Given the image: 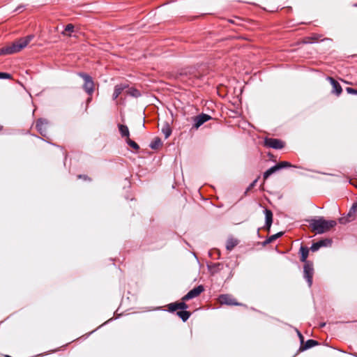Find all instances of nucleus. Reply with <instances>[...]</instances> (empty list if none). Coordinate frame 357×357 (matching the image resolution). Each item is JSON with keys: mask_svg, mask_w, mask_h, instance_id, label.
I'll list each match as a JSON object with an SVG mask.
<instances>
[{"mask_svg": "<svg viewBox=\"0 0 357 357\" xmlns=\"http://www.w3.org/2000/svg\"><path fill=\"white\" fill-rule=\"evenodd\" d=\"M33 35H29L24 38L19 39L10 46L1 48L0 56L4 54H12L14 53L19 52L22 49L26 47L28 45V44L33 40Z\"/></svg>", "mask_w": 357, "mask_h": 357, "instance_id": "f257e3e1", "label": "nucleus"}, {"mask_svg": "<svg viewBox=\"0 0 357 357\" xmlns=\"http://www.w3.org/2000/svg\"><path fill=\"white\" fill-rule=\"evenodd\" d=\"M335 220H326L323 218L312 219L310 221V226L317 234H323L329 231L336 225Z\"/></svg>", "mask_w": 357, "mask_h": 357, "instance_id": "f03ea898", "label": "nucleus"}, {"mask_svg": "<svg viewBox=\"0 0 357 357\" xmlns=\"http://www.w3.org/2000/svg\"><path fill=\"white\" fill-rule=\"evenodd\" d=\"M79 76L81 77L84 81L83 89L89 95L91 96L94 91V83L92 77L84 73H79Z\"/></svg>", "mask_w": 357, "mask_h": 357, "instance_id": "7ed1b4c3", "label": "nucleus"}, {"mask_svg": "<svg viewBox=\"0 0 357 357\" xmlns=\"http://www.w3.org/2000/svg\"><path fill=\"white\" fill-rule=\"evenodd\" d=\"M313 275V264L312 262H305L303 267V276L307 280L309 287L312 286Z\"/></svg>", "mask_w": 357, "mask_h": 357, "instance_id": "20e7f679", "label": "nucleus"}, {"mask_svg": "<svg viewBox=\"0 0 357 357\" xmlns=\"http://www.w3.org/2000/svg\"><path fill=\"white\" fill-rule=\"evenodd\" d=\"M204 291V288L203 285H199L192 290H190L187 294H185L183 298L182 301H186L190 299H192L197 296H198L201 293Z\"/></svg>", "mask_w": 357, "mask_h": 357, "instance_id": "39448f33", "label": "nucleus"}, {"mask_svg": "<svg viewBox=\"0 0 357 357\" xmlns=\"http://www.w3.org/2000/svg\"><path fill=\"white\" fill-rule=\"evenodd\" d=\"M264 144L267 147L280 149L284 147V142L280 139L274 138H266L264 140Z\"/></svg>", "mask_w": 357, "mask_h": 357, "instance_id": "423d86ee", "label": "nucleus"}, {"mask_svg": "<svg viewBox=\"0 0 357 357\" xmlns=\"http://www.w3.org/2000/svg\"><path fill=\"white\" fill-rule=\"evenodd\" d=\"M48 123V121L45 119H38L36 123V129L40 132V134L44 137L47 135Z\"/></svg>", "mask_w": 357, "mask_h": 357, "instance_id": "0eeeda50", "label": "nucleus"}, {"mask_svg": "<svg viewBox=\"0 0 357 357\" xmlns=\"http://www.w3.org/2000/svg\"><path fill=\"white\" fill-rule=\"evenodd\" d=\"M332 244V240L330 238L321 239L316 243H312L310 250L312 252H317L322 247H330Z\"/></svg>", "mask_w": 357, "mask_h": 357, "instance_id": "6e6552de", "label": "nucleus"}, {"mask_svg": "<svg viewBox=\"0 0 357 357\" xmlns=\"http://www.w3.org/2000/svg\"><path fill=\"white\" fill-rule=\"evenodd\" d=\"M211 117L206 114H202L193 118L194 125L193 127L198 129L202 124L211 119Z\"/></svg>", "mask_w": 357, "mask_h": 357, "instance_id": "1a4fd4ad", "label": "nucleus"}, {"mask_svg": "<svg viewBox=\"0 0 357 357\" xmlns=\"http://www.w3.org/2000/svg\"><path fill=\"white\" fill-rule=\"evenodd\" d=\"M219 302L222 305H239L240 304L235 301V299L229 294H222L218 298Z\"/></svg>", "mask_w": 357, "mask_h": 357, "instance_id": "9d476101", "label": "nucleus"}, {"mask_svg": "<svg viewBox=\"0 0 357 357\" xmlns=\"http://www.w3.org/2000/svg\"><path fill=\"white\" fill-rule=\"evenodd\" d=\"M328 79L330 81L331 85L333 86L332 93L336 94L337 96H340L342 91V89L339 82L331 77H328Z\"/></svg>", "mask_w": 357, "mask_h": 357, "instance_id": "9b49d317", "label": "nucleus"}, {"mask_svg": "<svg viewBox=\"0 0 357 357\" xmlns=\"http://www.w3.org/2000/svg\"><path fill=\"white\" fill-rule=\"evenodd\" d=\"M264 214H265V227L266 229L269 231L273 222V213L271 210L268 208L264 209Z\"/></svg>", "mask_w": 357, "mask_h": 357, "instance_id": "f8f14e48", "label": "nucleus"}, {"mask_svg": "<svg viewBox=\"0 0 357 357\" xmlns=\"http://www.w3.org/2000/svg\"><path fill=\"white\" fill-rule=\"evenodd\" d=\"M128 86L126 84H119L116 85L112 95L113 100H116L125 89H128Z\"/></svg>", "mask_w": 357, "mask_h": 357, "instance_id": "ddd939ff", "label": "nucleus"}, {"mask_svg": "<svg viewBox=\"0 0 357 357\" xmlns=\"http://www.w3.org/2000/svg\"><path fill=\"white\" fill-rule=\"evenodd\" d=\"M238 242L239 241L236 238H234L232 237L229 238L226 243L227 250L229 251L232 250L238 244Z\"/></svg>", "mask_w": 357, "mask_h": 357, "instance_id": "4468645a", "label": "nucleus"}, {"mask_svg": "<svg viewBox=\"0 0 357 357\" xmlns=\"http://www.w3.org/2000/svg\"><path fill=\"white\" fill-rule=\"evenodd\" d=\"M300 253H301V261L302 262H310L309 261H307V258L308 257L309 254V249L307 247L301 246L300 248Z\"/></svg>", "mask_w": 357, "mask_h": 357, "instance_id": "2eb2a0df", "label": "nucleus"}, {"mask_svg": "<svg viewBox=\"0 0 357 357\" xmlns=\"http://www.w3.org/2000/svg\"><path fill=\"white\" fill-rule=\"evenodd\" d=\"M118 127L121 137L128 139L130 135V132L128 126L122 124H119Z\"/></svg>", "mask_w": 357, "mask_h": 357, "instance_id": "dca6fc26", "label": "nucleus"}, {"mask_svg": "<svg viewBox=\"0 0 357 357\" xmlns=\"http://www.w3.org/2000/svg\"><path fill=\"white\" fill-rule=\"evenodd\" d=\"M280 170V167L277 165L271 167L264 173V178L267 179L271 175Z\"/></svg>", "mask_w": 357, "mask_h": 357, "instance_id": "f3484780", "label": "nucleus"}, {"mask_svg": "<svg viewBox=\"0 0 357 357\" xmlns=\"http://www.w3.org/2000/svg\"><path fill=\"white\" fill-rule=\"evenodd\" d=\"M161 131L162 134L165 135V139H167L172 134V129L168 123H165L163 124Z\"/></svg>", "mask_w": 357, "mask_h": 357, "instance_id": "a211bd4d", "label": "nucleus"}, {"mask_svg": "<svg viewBox=\"0 0 357 357\" xmlns=\"http://www.w3.org/2000/svg\"><path fill=\"white\" fill-rule=\"evenodd\" d=\"M318 344V342L316 341V340H308L306 341L305 344H304V346L301 347V350H306V349H310L316 345Z\"/></svg>", "mask_w": 357, "mask_h": 357, "instance_id": "6ab92c4d", "label": "nucleus"}, {"mask_svg": "<svg viewBox=\"0 0 357 357\" xmlns=\"http://www.w3.org/2000/svg\"><path fill=\"white\" fill-rule=\"evenodd\" d=\"M176 314L183 321H186L190 316V312L186 311V310H182V311H178L177 312Z\"/></svg>", "mask_w": 357, "mask_h": 357, "instance_id": "aec40b11", "label": "nucleus"}, {"mask_svg": "<svg viewBox=\"0 0 357 357\" xmlns=\"http://www.w3.org/2000/svg\"><path fill=\"white\" fill-rule=\"evenodd\" d=\"M283 235V232H278L275 234H273L272 236H271L268 238H267L264 242V245H266V244H268V243H271V242H273V241L276 240L278 238L282 236Z\"/></svg>", "mask_w": 357, "mask_h": 357, "instance_id": "412c9836", "label": "nucleus"}, {"mask_svg": "<svg viewBox=\"0 0 357 357\" xmlns=\"http://www.w3.org/2000/svg\"><path fill=\"white\" fill-rule=\"evenodd\" d=\"M126 93L128 95L133 96V97H136V98L139 97L140 96V92L137 89H134V88H128V87Z\"/></svg>", "mask_w": 357, "mask_h": 357, "instance_id": "4be33fe9", "label": "nucleus"}, {"mask_svg": "<svg viewBox=\"0 0 357 357\" xmlns=\"http://www.w3.org/2000/svg\"><path fill=\"white\" fill-rule=\"evenodd\" d=\"M162 145V142L160 138L156 137L151 143L150 144V147L152 149H157L160 146Z\"/></svg>", "mask_w": 357, "mask_h": 357, "instance_id": "5701e85b", "label": "nucleus"}, {"mask_svg": "<svg viewBox=\"0 0 357 357\" xmlns=\"http://www.w3.org/2000/svg\"><path fill=\"white\" fill-rule=\"evenodd\" d=\"M126 143L132 149H134L135 150H138L139 149V146H138V144L135 142L131 140L129 137L128 139H126Z\"/></svg>", "mask_w": 357, "mask_h": 357, "instance_id": "b1692460", "label": "nucleus"}, {"mask_svg": "<svg viewBox=\"0 0 357 357\" xmlns=\"http://www.w3.org/2000/svg\"><path fill=\"white\" fill-rule=\"evenodd\" d=\"M357 211V202H355L353 204L352 206L351 207L349 213H348V217L350 218L356 213Z\"/></svg>", "mask_w": 357, "mask_h": 357, "instance_id": "393cba45", "label": "nucleus"}, {"mask_svg": "<svg viewBox=\"0 0 357 357\" xmlns=\"http://www.w3.org/2000/svg\"><path fill=\"white\" fill-rule=\"evenodd\" d=\"M74 30V26L72 24H68L66 26L64 31L62 32L63 35L66 34V32H73Z\"/></svg>", "mask_w": 357, "mask_h": 357, "instance_id": "a878e982", "label": "nucleus"}, {"mask_svg": "<svg viewBox=\"0 0 357 357\" xmlns=\"http://www.w3.org/2000/svg\"><path fill=\"white\" fill-rule=\"evenodd\" d=\"M277 166L280 167V170L284 167H291L292 165L289 162L283 161V162H280L278 163Z\"/></svg>", "mask_w": 357, "mask_h": 357, "instance_id": "bb28decb", "label": "nucleus"}, {"mask_svg": "<svg viewBox=\"0 0 357 357\" xmlns=\"http://www.w3.org/2000/svg\"><path fill=\"white\" fill-rule=\"evenodd\" d=\"M178 309L177 303H172L168 305V310L171 312L176 311Z\"/></svg>", "mask_w": 357, "mask_h": 357, "instance_id": "cd10ccee", "label": "nucleus"}, {"mask_svg": "<svg viewBox=\"0 0 357 357\" xmlns=\"http://www.w3.org/2000/svg\"><path fill=\"white\" fill-rule=\"evenodd\" d=\"M258 178H257L255 180H254L250 185L246 189V191H245V193H247L248 191L251 190L255 186V185L257 184V181H258Z\"/></svg>", "mask_w": 357, "mask_h": 357, "instance_id": "c85d7f7f", "label": "nucleus"}, {"mask_svg": "<svg viewBox=\"0 0 357 357\" xmlns=\"http://www.w3.org/2000/svg\"><path fill=\"white\" fill-rule=\"evenodd\" d=\"M178 309L183 310L188 308V305L185 303V301H183V302L177 303Z\"/></svg>", "mask_w": 357, "mask_h": 357, "instance_id": "c756f323", "label": "nucleus"}, {"mask_svg": "<svg viewBox=\"0 0 357 357\" xmlns=\"http://www.w3.org/2000/svg\"><path fill=\"white\" fill-rule=\"evenodd\" d=\"M11 75L6 73H0V79H10Z\"/></svg>", "mask_w": 357, "mask_h": 357, "instance_id": "7c9ffc66", "label": "nucleus"}, {"mask_svg": "<svg viewBox=\"0 0 357 357\" xmlns=\"http://www.w3.org/2000/svg\"><path fill=\"white\" fill-rule=\"evenodd\" d=\"M346 91H347L348 93L357 95V90L355 89L347 87L346 89Z\"/></svg>", "mask_w": 357, "mask_h": 357, "instance_id": "2f4dec72", "label": "nucleus"}, {"mask_svg": "<svg viewBox=\"0 0 357 357\" xmlns=\"http://www.w3.org/2000/svg\"><path fill=\"white\" fill-rule=\"evenodd\" d=\"M296 332H297L298 336V337L300 339L301 343L303 344V342H304V337H303V335L298 330H296Z\"/></svg>", "mask_w": 357, "mask_h": 357, "instance_id": "473e14b6", "label": "nucleus"}, {"mask_svg": "<svg viewBox=\"0 0 357 357\" xmlns=\"http://www.w3.org/2000/svg\"><path fill=\"white\" fill-rule=\"evenodd\" d=\"M341 224H345L346 222H349V218H342L339 220Z\"/></svg>", "mask_w": 357, "mask_h": 357, "instance_id": "72a5a7b5", "label": "nucleus"}, {"mask_svg": "<svg viewBox=\"0 0 357 357\" xmlns=\"http://www.w3.org/2000/svg\"><path fill=\"white\" fill-rule=\"evenodd\" d=\"M24 8V6H17L15 10V12H18V13H20L22 12V9Z\"/></svg>", "mask_w": 357, "mask_h": 357, "instance_id": "f704fd0d", "label": "nucleus"}, {"mask_svg": "<svg viewBox=\"0 0 357 357\" xmlns=\"http://www.w3.org/2000/svg\"><path fill=\"white\" fill-rule=\"evenodd\" d=\"M78 178H82L86 179V178H87V177H86V176H84H84H82V175H79V176H78Z\"/></svg>", "mask_w": 357, "mask_h": 357, "instance_id": "c9c22d12", "label": "nucleus"}, {"mask_svg": "<svg viewBox=\"0 0 357 357\" xmlns=\"http://www.w3.org/2000/svg\"><path fill=\"white\" fill-rule=\"evenodd\" d=\"M326 325V323H322L320 324V327H324Z\"/></svg>", "mask_w": 357, "mask_h": 357, "instance_id": "e433bc0d", "label": "nucleus"}, {"mask_svg": "<svg viewBox=\"0 0 357 357\" xmlns=\"http://www.w3.org/2000/svg\"><path fill=\"white\" fill-rule=\"evenodd\" d=\"M91 98H89L87 99V103H89V102H91Z\"/></svg>", "mask_w": 357, "mask_h": 357, "instance_id": "4c0bfd02", "label": "nucleus"}, {"mask_svg": "<svg viewBox=\"0 0 357 357\" xmlns=\"http://www.w3.org/2000/svg\"><path fill=\"white\" fill-rule=\"evenodd\" d=\"M2 129V127L0 126V130Z\"/></svg>", "mask_w": 357, "mask_h": 357, "instance_id": "58836bf2", "label": "nucleus"}]
</instances>
